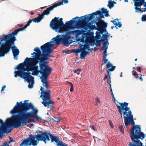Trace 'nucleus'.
Segmentation results:
<instances>
[{
	"instance_id": "1",
	"label": "nucleus",
	"mask_w": 146,
	"mask_h": 146,
	"mask_svg": "<svg viewBox=\"0 0 146 146\" xmlns=\"http://www.w3.org/2000/svg\"><path fill=\"white\" fill-rule=\"evenodd\" d=\"M101 10V11H96L88 15L86 17L87 15L82 16L81 18L84 17V18L82 20L76 19L80 18L76 17L72 20L66 22L65 24H64L62 18L58 19L59 18L55 17L50 22V27L56 32L59 33L68 31L70 29H74L76 27L85 30L88 28L91 30H97L95 36H101V35H102V36H109V35L107 34H103L104 32L106 31L107 23L101 19L102 18H104L103 14H104L106 17L110 16L109 11L104 8H102Z\"/></svg>"
},
{
	"instance_id": "2",
	"label": "nucleus",
	"mask_w": 146,
	"mask_h": 146,
	"mask_svg": "<svg viewBox=\"0 0 146 146\" xmlns=\"http://www.w3.org/2000/svg\"><path fill=\"white\" fill-rule=\"evenodd\" d=\"M48 133L47 131H45L43 132L42 131H36V133H38L40 134H37L36 135H33L31 134V137L32 140L33 141V145L36 146L37 145L39 141H43L45 144L46 143V141H49L50 139L49 137L51 138V142H55L57 145V146H68L67 145L60 140H59V137L56 136L52 135V134L50 133Z\"/></svg>"
},
{
	"instance_id": "3",
	"label": "nucleus",
	"mask_w": 146,
	"mask_h": 146,
	"mask_svg": "<svg viewBox=\"0 0 146 146\" xmlns=\"http://www.w3.org/2000/svg\"><path fill=\"white\" fill-rule=\"evenodd\" d=\"M16 37H2L1 41H5V42H2L0 48V57H3L5 54L8 53L10 50L11 48L14 56L15 60H18L17 56L19 53V50L14 45L15 41L16 40Z\"/></svg>"
},
{
	"instance_id": "4",
	"label": "nucleus",
	"mask_w": 146,
	"mask_h": 146,
	"mask_svg": "<svg viewBox=\"0 0 146 146\" xmlns=\"http://www.w3.org/2000/svg\"><path fill=\"white\" fill-rule=\"evenodd\" d=\"M113 101L115 103L118 111L121 116V119H123V113L126 116L124 117L125 126L127 127L130 124L133 125V126H135L133 115L131 114V111L130 110V108L127 106L128 103L125 102L120 103L115 100V97H113Z\"/></svg>"
},
{
	"instance_id": "5",
	"label": "nucleus",
	"mask_w": 146,
	"mask_h": 146,
	"mask_svg": "<svg viewBox=\"0 0 146 146\" xmlns=\"http://www.w3.org/2000/svg\"><path fill=\"white\" fill-rule=\"evenodd\" d=\"M33 112H27L23 111L19 115H17L16 117L17 121V128L19 127L24 126L28 123L35 122L34 118H36L39 120L40 118L37 115L38 110L36 108L32 110Z\"/></svg>"
},
{
	"instance_id": "6",
	"label": "nucleus",
	"mask_w": 146,
	"mask_h": 146,
	"mask_svg": "<svg viewBox=\"0 0 146 146\" xmlns=\"http://www.w3.org/2000/svg\"><path fill=\"white\" fill-rule=\"evenodd\" d=\"M25 63L23 62L19 64L17 66V69L18 71L15 72V77H17L20 76V77L24 79L27 82L29 83L28 85L29 88H31L33 87L34 84V78L30 75V73L25 72L27 71L26 62Z\"/></svg>"
},
{
	"instance_id": "7",
	"label": "nucleus",
	"mask_w": 146,
	"mask_h": 146,
	"mask_svg": "<svg viewBox=\"0 0 146 146\" xmlns=\"http://www.w3.org/2000/svg\"><path fill=\"white\" fill-rule=\"evenodd\" d=\"M12 116L8 118L5 122H3L0 119V138L2 137L3 133H8L11 132V129L9 128L11 126L15 128H17V121L16 119L17 115L16 114H12Z\"/></svg>"
},
{
	"instance_id": "8",
	"label": "nucleus",
	"mask_w": 146,
	"mask_h": 146,
	"mask_svg": "<svg viewBox=\"0 0 146 146\" xmlns=\"http://www.w3.org/2000/svg\"><path fill=\"white\" fill-rule=\"evenodd\" d=\"M140 126L135 125L131 128L130 131V137L132 141L135 144L129 142V146H142L143 144L138 140L139 139H143L145 137V134L142 132L140 131Z\"/></svg>"
},
{
	"instance_id": "9",
	"label": "nucleus",
	"mask_w": 146,
	"mask_h": 146,
	"mask_svg": "<svg viewBox=\"0 0 146 146\" xmlns=\"http://www.w3.org/2000/svg\"><path fill=\"white\" fill-rule=\"evenodd\" d=\"M28 101L26 100L24 103L22 101L19 102H17L10 113L11 114H16V115H19L23 111L27 112L30 109L32 110L36 108L32 103H27Z\"/></svg>"
},
{
	"instance_id": "10",
	"label": "nucleus",
	"mask_w": 146,
	"mask_h": 146,
	"mask_svg": "<svg viewBox=\"0 0 146 146\" xmlns=\"http://www.w3.org/2000/svg\"><path fill=\"white\" fill-rule=\"evenodd\" d=\"M108 37H79L81 38L80 41L82 44L86 42L89 46H93L96 45V46H100L101 42L105 41L106 38Z\"/></svg>"
},
{
	"instance_id": "11",
	"label": "nucleus",
	"mask_w": 146,
	"mask_h": 146,
	"mask_svg": "<svg viewBox=\"0 0 146 146\" xmlns=\"http://www.w3.org/2000/svg\"><path fill=\"white\" fill-rule=\"evenodd\" d=\"M84 44L81 43H78L79 44V47L78 49H72V52L75 53L78 55V54L81 52L80 58L81 59H84L86 55L89 54V52L86 50H90V48L89 45L85 42Z\"/></svg>"
},
{
	"instance_id": "12",
	"label": "nucleus",
	"mask_w": 146,
	"mask_h": 146,
	"mask_svg": "<svg viewBox=\"0 0 146 146\" xmlns=\"http://www.w3.org/2000/svg\"><path fill=\"white\" fill-rule=\"evenodd\" d=\"M40 97L43 100L41 103L44 107H47V108H49L54 105V102L50 100V92L49 89L43 92L41 94Z\"/></svg>"
},
{
	"instance_id": "13",
	"label": "nucleus",
	"mask_w": 146,
	"mask_h": 146,
	"mask_svg": "<svg viewBox=\"0 0 146 146\" xmlns=\"http://www.w3.org/2000/svg\"><path fill=\"white\" fill-rule=\"evenodd\" d=\"M33 20H30L28 21L27 24L25 25L24 27L23 24H18L17 25L20 28L17 29L15 30L11 33L7 35H3L1 36H17V35L20 33L25 30V29L30 25V24L32 23Z\"/></svg>"
},
{
	"instance_id": "14",
	"label": "nucleus",
	"mask_w": 146,
	"mask_h": 146,
	"mask_svg": "<svg viewBox=\"0 0 146 146\" xmlns=\"http://www.w3.org/2000/svg\"><path fill=\"white\" fill-rule=\"evenodd\" d=\"M53 41H50L40 47L42 53L44 54L47 57H50L52 55L50 53L52 52L53 49L52 48L54 46V44L52 43Z\"/></svg>"
},
{
	"instance_id": "15",
	"label": "nucleus",
	"mask_w": 146,
	"mask_h": 146,
	"mask_svg": "<svg viewBox=\"0 0 146 146\" xmlns=\"http://www.w3.org/2000/svg\"><path fill=\"white\" fill-rule=\"evenodd\" d=\"M62 38V44L64 46H68L72 42L81 43L79 37H61Z\"/></svg>"
},
{
	"instance_id": "16",
	"label": "nucleus",
	"mask_w": 146,
	"mask_h": 146,
	"mask_svg": "<svg viewBox=\"0 0 146 146\" xmlns=\"http://www.w3.org/2000/svg\"><path fill=\"white\" fill-rule=\"evenodd\" d=\"M134 2L135 12H141V9H146V2L145 0H133Z\"/></svg>"
},
{
	"instance_id": "17",
	"label": "nucleus",
	"mask_w": 146,
	"mask_h": 146,
	"mask_svg": "<svg viewBox=\"0 0 146 146\" xmlns=\"http://www.w3.org/2000/svg\"><path fill=\"white\" fill-rule=\"evenodd\" d=\"M40 62V68L42 69L46 73H50L52 70V69L47 65L48 62V61H45Z\"/></svg>"
},
{
	"instance_id": "18",
	"label": "nucleus",
	"mask_w": 146,
	"mask_h": 146,
	"mask_svg": "<svg viewBox=\"0 0 146 146\" xmlns=\"http://www.w3.org/2000/svg\"><path fill=\"white\" fill-rule=\"evenodd\" d=\"M31 58H27L24 61L26 62L27 71V72L32 71L34 68V61L35 60H31Z\"/></svg>"
},
{
	"instance_id": "19",
	"label": "nucleus",
	"mask_w": 146,
	"mask_h": 146,
	"mask_svg": "<svg viewBox=\"0 0 146 146\" xmlns=\"http://www.w3.org/2000/svg\"><path fill=\"white\" fill-rule=\"evenodd\" d=\"M50 74V73H46L43 76H41L40 77V79L41 80V82L42 83V85L43 86L45 87L48 89H49L48 88L49 87L47 80Z\"/></svg>"
},
{
	"instance_id": "20",
	"label": "nucleus",
	"mask_w": 146,
	"mask_h": 146,
	"mask_svg": "<svg viewBox=\"0 0 146 146\" xmlns=\"http://www.w3.org/2000/svg\"><path fill=\"white\" fill-rule=\"evenodd\" d=\"M33 50L36 52H34L33 53L31 54L32 55L35 54L34 57L32 58L31 59L33 60L35 59H39L40 56L41 55V52L39 48L38 47H36Z\"/></svg>"
},
{
	"instance_id": "21",
	"label": "nucleus",
	"mask_w": 146,
	"mask_h": 146,
	"mask_svg": "<svg viewBox=\"0 0 146 146\" xmlns=\"http://www.w3.org/2000/svg\"><path fill=\"white\" fill-rule=\"evenodd\" d=\"M31 136V134L29 135V137L26 139L24 140L21 143L20 146H25L24 144L26 146L33 145V141L31 139L30 136Z\"/></svg>"
},
{
	"instance_id": "22",
	"label": "nucleus",
	"mask_w": 146,
	"mask_h": 146,
	"mask_svg": "<svg viewBox=\"0 0 146 146\" xmlns=\"http://www.w3.org/2000/svg\"><path fill=\"white\" fill-rule=\"evenodd\" d=\"M32 71V72L31 74L32 75L34 76H37L40 73L42 74L41 76H43L46 74L45 72L43 71L42 69L41 68H40V70L33 69Z\"/></svg>"
},
{
	"instance_id": "23",
	"label": "nucleus",
	"mask_w": 146,
	"mask_h": 146,
	"mask_svg": "<svg viewBox=\"0 0 146 146\" xmlns=\"http://www.w3.org/2000/svg\"><path fill=\"white\" fill-rule=\"evenodd\" d=\"M54 9L52 5L47 8L46 10L43 11V12L40 15L44 18V15H48Z\"/></svg>"
},
{
	"instance_id": "24",
	"label": "nucleus",
	"mask_w": 146,
	"mask_h": 146,
	"mask_svg": "<svg viewBox=\"0 0 146 146\" xmlns=\"http://www.w3.org/2000/svg\"><path fill=\"white\" fill-rule=\"evenodd\" d=\"M52 40H53L52 43L54 45H59L60 44H62V38L61 37H54Z\"/></svg>"
},
{
	"instance_id": "25",
	"label": "nucleus",
	"mask_w": 146,
	"mask_h": 146,
	"mask_svg": "<svg viewBox=\"0 0 146 146\" xmlns=\"http://www.w3.org/2000/svg\"><path fill=\"white\" fill-rule=\"evenodd\" d=\"M106 42H105L103 43V45L102 47H101V50L104 49V51L103 53H107V49H108L109 43L108 42V39L107 38L106 39Z\"/></svg>"
},
{
	"instance_id": "26",
	"label": "nucleus",
	"mask_w": 146,
	"mask_h": 146,
	"mask_svg": "<svg viewBox=\"0 0 146 146\" xmlns=\"http://www.w3.org/2000/svg\"><path fill=\"white\" fill-rule=\"evenodd\" d=\"M115 69V67H113L112 68V69H108L107 70V73H108V74L109 76V77L108 79L107 80V82L108 84H111L110 83H111V75L110 74V71H113Z\"/></svg>"
},
{
	"instance_id": "27",
	"label": "nucleus",
	"mask_w": 146,
	"mask_h": 146,
	"mask_svg": "<svg viewBox=\"0 0 146 146\" xmlns=\"http://www.w3.org/2000/svg\"><path fill=\"white\" fill-rule=\"evenodd\" d=\"M48 58L44 54H43V56H42V54L40 56L39 60L40 62H41L42 61H45L47 60Z\"/></svg>"
},
{
	"instance_id": "28",
	"label": "nucleus",
	"mask_w": 146,
	"mask_h": 146,
	"mask_svg": "<svg viewBox=\"0 0 146 146\" xmlns=\"http://www.w3.org/2000/svg\"><path fill=\"white\" fill-rule=\"evenodd\" d=\"M43 19V17L42 16L40 15H39V16L37 18L34 19H32L33 21V22L35 23H38L40 22L42 19Z\"/></svg>"
},
{
	"instance_id": "29",
	"label": "nucleus",
	"mask_w": 146,
	"mask_h": 146,
	"mask_svg": "<svg viewBox=\"0 0 146 146\" xmlns=\"http://www.w3.org/2000/svg\"><path fill=\"white\" fill-rule=\"evenodd\" d=\"M116 3L114 1H112V0H109L108 1V6L110 9H111L113 7L114 4H116Z\"/></svg>"
},
{
	"instance_id": "30",
	"label": "nucleus",
	"mask_w": 146,
	"mask_h": 146,
	"mask_svg": "<svg viewBox=\"0 0 146 146\" xmlns=\"http://www.w3.org/2000/svg\"><path fill=\"white\" fill-rule=\"evenodd\" d=\"M32 60H35V61H34V63H35V66H34V69L38 70V66L36 65V64L38 63L39 62V59H31Z\"/></svg>"
},
{
	"instance_id": "31",
	"label": "nucleus",
	"mask_w": 146,
	"mask_h": 146,
	"mask_svg": "<svg viewBox=\"0 0 146 146\" xmlns=\"http://www.w3.org/2000/svg\"><path fill=\"white\" fill-rule=\"evenodd\" d=\"M104 56L103 58V61H104L103 64H105L108 61V59H106L107 53H103Z\"/></svg>"
},
{
	"instance_id": "32",
	"label": "nucleus",
	"mask_w": 146,
	"mask_h": 146,
	"mask_svg": "<svg viewBox=\"0 0 146 146\" xmlns=\"http://www.w3.org/2000/svg\"><path fill=\"white\" fill-rule=\"evenodd\" d=\"M63 1L62 0L59 3L54 4L52 6L54 8L55 7H57L58 6L63 5Z\"/></svg>"
},
{
	"instance_id": "33",
	"label": "nucleus",
	"mask_w": 146,
	"mask_h": 146,
	"mask_svg": "<svg viewBox=\"0 0 146 146\" xmlns=\"http://www.w3.org/2000/svg\"><path fill=\"white\" fill-rule=\"evenodd\" d=\"M73 32V31H70V32L67 31V33L68 35H57L56 36H58V37H59V36H70V35H70V33H71Z\"/></svg>"
},
{
	"instance_id": "34",
	"label": "nucleus",
	"mask_w": 146,
	"mask_h": 146,
	"mask_svg": "<svg viewBox=\"0 0 146 146\" xmlns=\"http://www.w3.org/2000/svg\"><path fill=\"white\" fill-rule=\"evenodd\" d=\"M132 74L137 78H139L138 75L137 74L136 72L134 70H133L132 72Z\"/></svg>"
},
{
	"instance_id": "35",
	"label": "nucleus",
	"mask_w": 146,
	"mask_h": 146,
	"mask_svg": "<svg viewBox=\"0 0 146 146\" xmlns=\"http://www.w3.org/2000/svg\"><path fill=\"white\" fill-rule=\"evenodd\" d=\"M68 84L70 86V92H72L74 90L73 86L72 83L70 82H68Z\"/></svg>"
},
{
	"instance_id": "36",
	"label": "nucleus",
	"mask_w": 146,
	"mask_h": 146,
	"mask_svg": "<svg viewBox=\"0 0 146 146\" xmlns=\"http://www.w3.org/2000/svg\"><path fill=\"white\" fill-rule=\"evenodd\" d=\"M113 67H115V66H113L110 63V62H108L107 64L106 65V68H109L110 67H111V69H112V68Z\"/></svg>"
},
{
	"instance_id": "37",
	"label": "nucleus",
	"mask_w": 146,
	"mask_h": 146,
	"mask_svg": "<svg viewBox=\"0 0 146 146\" xmlns=\"http://www.w3.org/2000/svg\"><path fill=\"white\" fill-rule=\"evenodd\" d=\"M62 52L63 53H69L71 52H72V50H63L62 51Z\"/></svg>"
},
{
	"instance_id": "38",
	"label": "nucleus",
	"mask_w": 146,
	"mask_h": 146,
	"mask_svg": "<svg viewBox=\"0 0 146 146\" xmlns=\"http://www.w3.org/2000/svg\"><path fill=\"white\" fill-rule=\"evenodd\" d=\"M141 21H146V15H143L142 16Z\"/></svg>"
},
{
	"instance_id": "39",
	"label": "nucleus",
	"mask_w": 146,
	"mask_h": 146,
	"mask_svg": "<svg viewBox=\"0 0 146 146\" xmlns=\"http://www.w3.org/2000/svg\"><path fill=\"white\" fill-rule=\"evenodd\" d=\"M81 71V70L80 69H78L76 70H75L74 71V73H76L78 75H79Z\"/></svg>"
},
{
	"instance_id": "40",
	"label": "nucleus",
	"mask_w": 146,
	"mask_h": 146,
	"mask_svg": "<svg viewBox=\"0 0 146 146\" xmlns=\"http://www.w3.org/2000/svg\"><path fill=\"white\" fill-rule=\"evenodd\" d=\"M120 131L122 132L123 133L124 131V128L122 125H120L119 127Z\"/></svg>"
},
{
	"instance_id": "41",
	"label": "nucleus",
	"mask_w": 146,
	"mask_h": 146,
	"mask_svg": "<svg viewBox=\"0 0 146 146\" xmlns=\"http://www.w3.org/2000/svg\"><path fill=\"white\" fill-rule=\"evenodd\" d=\"M142 68L141 67L138 66L137 68V70L140 72H141L142 70Z\"/></svg>"
},
{
	"instance_id": "42",
	"label": "nucleus",
	"mask_w": 146,
	"mask_h": 146,
	"mask_svg": "<svg viewBox=\"0 0 146 146\" xmlns=\"http://www.w3.org/2000/svg\"><path fill=\"white\" fill-rule=\"evenodd\" d=\"M90 127L92 129L94 130V131H96V129L95 127V126L93 125H90Z\"/></svg>"
},
{
	"instance_id": "43",
	"label": "nucleus",
	"mask_w": 146,
	"mask_h": 146,
	"mask_svg": "<svg viewBox=\"0 0 146 146\" xmlns=\"http://www.w3.org/2000/svg\"><path fill=\"white\" fill-rule=\"evenodd\" d=\"M109 123L110 127L113 128V125L112 123V121L111 120H109Z\"/></svg>"
},
{
	"instance_id": "44",
	"label": "nucleus",
	"mask_w": 146,
	"mask_h": 146,
	"mask_svg": "<svg viewBox=\"0 0 146 146\" xmlns=\"http://www.w3.org/2000/svg\"><path fill=\"white\" fill-rule=\"evenodd\" d=\"M0 146H9V145L7 142H5L2 145Z\"/></svg>"
},
{
	"instance_id": "45",
	"label": "nucleus",
	"mask_w": 146,
	"mask_h": 146,
	"mask_svg": "<svg viewBox=\"0 0 146 146\" xmlns=\"http://www.w3.org/2000/svg\"><path fill=\"white\" fill-rule=\"evenodd\" d=\"M117 25V26L119 28H120L122 26V24L120 22H118Z\"/></svg>"
},
{
	"instance_id": "46",
	"label": "nucleus",
	"mask_w": 146,
	"mask_h": 146,
	"mask_svg": "<svg viewBox=\"0 0 146 146\" xmlns=\"http://www.w3.org/2000/svg\"><path fill=\"white\" fill-rule=\"evenodd\" d=\"M76 32L77 34L81 35V31L80 30H76Z\"/></svg>"
},
{
	"instance_id": "47",
	"label": "nucleus",
	"mask_w": 146,
	"mask_h": 146,
	"mask_svg": "<svg viewBox=\"0 0 146 146\" xmlns=\"http://www.w3.org/2000/svg\"><path fill=\"white\" fill-rule=\"evenodd\" d=\"M117 20L116 21H115V22H114V23L113 24L114 25H115V28H116V29H118V28L117 27Z\"/></svg>"
},
{
	"instance_id": "48",
	"label": "nucleus",
	"mask_w": 146,
	"mask_h": 146,
	"mask_svg": "<svg viewBox=\"0 0 146 146\" xmlns=\"http://www.w3.org/2000/svg\"><path fill=\"white\" fill-rule=\"evenodd\" d=\"M117 20V22H118L119 21V20L118 19H114V20L111 21V22H112L114 24V22H115V21Z\"/></svg>"
},
{
	"instance_id": "49",
	"label": "nucleus",
	"mask_w": 146,
	"mask_h": 146,
	"mask_svg": "<svg viewBox=\"0 0 146 146\" xmlns=\"http://www.w3.org/2000/svg\"><path fill=\"white\" fill-rule=\"evenodd\" d=\"M40 90L41 91V94H42V93L43 92H44V89L42 87H41L40 89Z\"/></svg>"
},
{
	"instance_id": "50",
	"label": "nucleus",
	"mask_w": 146,
	"mask_h": 146,
	"mask_svg": "<svg viewBox=\"0 0 146 146\" xmlns=\"http://www.w3.org/2000/svg\"><path fill=\"white\" fill-rule=\"evenodd\" d=\"M33 124H32L31 123H29L27 125V126L28 127L31 128L32 126L33 125Z\"/></svg>"
},
{
	"instance_id": "51",
	"label": "nucleus",
	"mask_w": 146,
	"mask_h": 146,
	"mask_svg": "<svg viewBox=\"0 0 146 146\" xmlns=\"http://www.w3.org/2000/svg\"><path fill=\"white\" fill-rule=\"evenodd\" d=\"M108 76L107 75H105L104 78V81L106 80L108 78Z\"/></svg>"
},
{
	"instance_id": "52",
	"label": "nucleus",
	"mask_w": 146,
	"mask_h": 146,
	"mask_svg": "<svg viewBox=\"0 0 146 146\" xmlns=\"http://www.w3.org/2000/svg\"><path fill=\"white\" fill-rule=\"evenodd\" d=\"M5 88H6V86L5 85L3 86L2 88V89L1 90V92H2L3 91L4 89Z\"/></svg>"
},
{
	"instance_id": "53",
	"label": "nucleus",
	"mask_w": 146,
	"mask_h": 146,
	"mask_svg": "<svg viewBox=\"0 0 146 146\" xmlns=\"http://www.w3.org/2000/svg\"><path fill=\"white\" fill-rule=\"evenodd\" d=\"M96 102L99 103L100 102V100L97 97L96 99Z\"/></svg>"
},
{
	"instance_id": "54",
	"label": "nucleus",
	"mask_w": 146,
	"mask_h": 146,
	"mask_svg": "<svg viewBox=\"0 0 146 146\" xmlns=\"http://www.w3.org/2000/svg\"><path fill=\"white\" fill-rule=\"evenodd\" d=\"M65 4H66L68 2V0H62Z\"/></svg>"
},
{
	"instance_id": "55",
	"label": "nucleus",
	"mask_w": 146,
	"mask_h": 146,
	"mask_svg": "<svg viewBox=\"0 0 146 146\" xmlns=\"http://www.w3.org/2000/svg\"><path fill=\"white\" fill-rule=\"evenodd\" d=\"M55 119L54 120L56 122H59L60 121V119H59L57 118H55Z\"/></svg>"
},
{
	"instance_id": "56",
	"label": "nucleus",
	"mask_w": 146,
	"mask_h": 146,
	"mask_svg": "<svg viewBox=\"0 0 146 146\" xmlns=\"http://www.w3.org/2000/svg\"><path fill=\"white\" fill-rule=\"evenodd\" d=\"M110 90L111 91V92L112 93V92H112V89L111 88V84H110Z\"/></svg>"
},
{
	"instance_id": "57",
	"label": "nucleus",
	"mask_w": 146,
	"mask_h": 146,
	"mask_svg": "<svg viewBox=\"0 0 146 146\" xmlns=\"http://www.w3.org/2000/svg\"><path fill=\"white\" fill-rule=\"evenodd\" d=\"M47 60V61H48V62L49 61H52V60L50 58H48L47 60Z\"/></svg>"
},
{
	"instance_id": "58",
	"label": "nucleus",
	"mask_w": 146,
	"mask_h": 146,
	"mask_svg": "<svg viewBox=\"0 0 146 146\" xmlns=\"http://www.w3.org/2000/svg\"><path fill=\"white\" fill-rule=\"evenodd\" d=\"M139 79L141 81H143V79L141 76L140 77H139Z\"/></svg>"
},
{
	"instance_id": "59",
	"label": "nucleus",
	"mask_w": 146,
	"mask_h": 146,
	"mask_svg": "<svg viewBox=\"0 0 146 146\" xmlns=\"http://www.w3.org/2000/svg\"><path fill=\"white\" fill-rule=\"evenodd\" d=\"M34 12L33 11H31V15H33L34 13Z\"/></svg>"
},
{
	"instance_id": "60",
	"label": "nucleus",
	"mask_w": 146,
	"mask_h": 146,
	"mask_svg": "<svg viewBox=\"0 0 146 146\" xmlns=\"http://www.w3.org/2000/svg\"><path fill=\"white\" fill-rule=\"evenodd\" d=\"M146 11V9H143L142 10V11L141 12V13H142V12H145Z\"/></svg>"
},
{
	"instance_id": "61",
	"label": "nucleus",
	"mask_w": 146,
	"mask_h": 146,
	"mask_svg": "<svg viewBox=\"0 0 146 146\" xmlns=\"http://www.w3.org/2000/svg\"><path fill=\"white\" fill-rule=\"evenodd\" d=\"M111 95L113 98V97H114L113 92L111 93Z\"/></svg>"
},
{
	"instance_id": "62",
	"label": "nucleus",
	"mask_w": 146,
	"mask_h": 146,
	"mask_svg": "<svg viewBox=\"0 0 146 146\" xmlns=\"http://www.w3.org/2000/svg\"><path fill=\"white\" fill-rule=\"evenodd\" d=\"M13 141L12 140H10L9 142L8 143L9 144L10 143Z\"/></svg>"
},
{
	"instance_id": "63",
	"label": "nucleus",
	"mask_w": 146,
	"mask_h": 146,
	"mask_svg": "<svg viewBox=\"0 0 146 146\" xmlns=\"http://www.w3.org/2000/svg\"><path fill=\"white\" fill-rule=\"evenodd\" d=\"M123 73L122 72H121L120 73V77H122V74Z\"/></svg>"
},
{
	"instance_id": "64",
	"label": "nucleus",
	"mask_w": 146,
	"mask_h": 146,
	"mask_svg": "<svg viewBox=\"0 0 146 146\" xmlns=\"http://www.w3.org/2000/svg\"><path fill=\"white\" fill-rule=\"evenodd\" d=\"M98 102H96V103L95 104V105H96L97 106H98Z\"/></svg>"
}]
</instances>
